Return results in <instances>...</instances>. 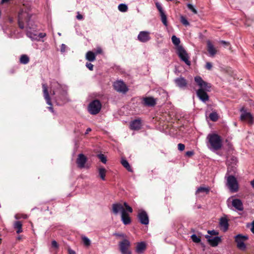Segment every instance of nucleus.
I'll return each instance as SVG.
<instances>
[{
  "instance_id": "1",
  "label": "nucleus",
  "mask_w": 254,
  "mask_h": 254,
  "mask_svg": "<svg viewBox=\"0 0 254 254\" xmlns=\"http://www.w3.org/2000/svg\"><path fill=\"white\" fill-rule=\"evenodd\" d=\"M31 16L29 11L22 10L18 15L19 26L21 29L26 28L27 35L32 40H42L46 34L35 29V25L33 20L30 19Z\"/></svg>"
},
{
  "instance_id": "2",
  "label": "nucleus",
  "mask_w": 254,
  "mask_h": 254,
  "mask_svg": "<svg viewBox=\"0 0 254 254\" xmlns=\"http://www.w3.org/2000/svg\"><path fill=\"white\" fill-rule=\"evenodd\" d=\"M67 91L57 82H53L51 84L50 93L49 92V110L54 113L52 107V100H55L57 105H61L60 101L64 102L67 100Z\"/></svg>"
},
{
  "instance_id": "3",
  "label": "nucleus",
  "mask_w": 254,
  "mask_h": 254,
  "mask_svg": "<svg viewBox=\"0 0 254 254\" xmlns=\"http://www.w3.org/2000/svg\"><path fill=\"white\" fill-rule=\"evenodd\" d=\"M207 138L208 140L209 148L214 150H218L221 148L222 140L220 135L216 133L209 134Z\"/></svg>"
},
{
  "instance_id": "4",
  "label": "nucleus",
  "mask_w": 254,
  "mask_h": 254,
  "mask_svg": "<svg viewBox=\"0 0 254 254\" xmlns=\"http://www.w3.org/2000/svg\"><path fill=\"white\" fill-rule=\"evenodd\" d=\"M234 238L235 242L236 243L237 248L243 251H245L247 247L245 244V242L249 239L248 236L239 234L236 235Z\"/></svg>"
},
{
  "instance_id": "5",
  "label": "nucleus",
  "mask_w": 254,
  "mask_h": 254,
  "mask_svg": "<svg viewBox=\"0 0 254 254\" xmlns=\"http://www.w3.org/2000/svg\"><path fill=\"white\" fill-rule=\"evenodd\" d=\"M102 107V104L99 100L95 99L91 102L88 106V111L91 115L98 114Z\"/></svg>"
},
{
  "instance_id": "6",
  "label": "nucleus",
  "mask_w": 254,
  "mask_h": 254,
  "mask_svg": "<svg viewBox=\"0 0 254 254\" xmlns=\"http://www.w3.org/2000/svg\"><path fill=\"white\" fill-rule=\"evenodd\" d=\"M227 186L232 192H237L238 190V184L236 178L233 175L227 178Z\"/></svg>"
},
{
  "instance_id": "7",
  "label": "nucleus",
  "mask_w": 254,
  "mask_h": 254,
  "mask_svg": "<svg viewBox=\"0 0 254 254\" xmlns=\"http://www.w3.org/2000/svg\"><path fill=\"white\" fill-rule=\"evenodd\" d=\"M177 54L182 61L184 62L187 65H190V62L189 61V57L186 51L182 46L176 48Z\"/></svg>"
},
{
  "instance_id": "8",
  "label": "nucleus",
  "mask_w": 254,
  "mask_h": 254,
  "mask_svg": "<svg viewBox=\"0 0 254 254\" xmlns=\"http://www.w3.org/2000/svg\"><path fill=\"white\" fill-rule=\"evenodd\" d=\"M194 81L197 85L199 86V89H202L203 91H210L211 88V84L204 81L200 76H195L194 77Z\"/></svg>"
},
{
  "instance_id": "9",
  "label": "nucleus",
  "mask_w": 254,
  "mask_h": 254,
  "mask_svg": "<svg viewBox=\"0 0 254 254\" xmlns=\"http://www.w3.org/2000/svg\"><path fill=\"white\" fill-rule=\"evenodd\" d=\"M130 246V243L127 239L123 240L119 243L120 250L122 254H131V252L129 250Z\"/></svg>"
},
{
  "instance_id": "10",
  "label": "nucleus",
  "mask_w": 254,
  "mask_h": 254,
  "mask_svg": "<svg viewBox=\"0 0 254 254\" xmlns=\"http://www.w3.org/2000/svg\"><path fill=\"white\" fill-rule=\"evenodd\" d=\"M114 88L118 92L126 93L128 91V88L123 81H117L114 83Z\"/></svg>"
},
{
  "instance_id": "11",
  "label": "nucleus",
  "mask_w": 254,
  "mask_h": 254,
  "mask_svg": "<svg viewBox=\"0 0 254 254\" xmlns=\"http://www.w3.org/2000/svg\"><path fill=\"white\" fill-rule=\"evenodd\" d=\"M138 219L141 224L147 225L149 223L148 216L144 210H142L138 213Z\"/></svg>"
},
{
  "instance_id": "12",
  "label": "nucleus",
  "mask_w": 254,
  "mask_h": 254,
  "mask_svg": "<svg viewBox=\"0 0 254 254\" xmlns=\"http://www.w3.org/2000/svg\"><path fill=\"white\" fill-rule=\"evenodd\" d=\"M137 39L141 42H147L151 39L150 33L147 31H141L138 35Z\"/></svg>"
},
{
  "instance_id": "13",
  "label": "nucleus",
  "mask_w": 254,
  "mask_h": 254,
  "mask_svg": "<svg viewBox=\"0 0 254 254\" xmlns=\"http://www.w3.org/2000/svg\"><path fill=\"white\" fill-rule=\"evenodd\" d=\"M87 161V157L84 154L81 153L78 155L76 162L78 168H83Z\"/></svg>"
},
{
  "instance_id": "14",
  "label": "nucleus",
  "mask_w": 254,
  "mask_h": 254,
  "mask_svg": "<svg viewBox=\"0 0 254 254\" xmlns=\"http://www.w3.org/2000/svg\"><path fill=\"white\" fill-rule=\"evenodd\" d=\"M205 238L207 239L209 244L213 247L217 246L219 243L221 242V239L219 237L212 238L209 235H206Z\"/></svg>"
},
{
  "instance_id": "15",
  "label": "nucleus",
  "mask_w": 254,
  "mask_h": 254,
  "mask_svg": "<svg viewBox=\"0 0 254 254\" xmlns=\"http://www.w3.org/2000/svg\"><path fill=\"white\" fill-rule=\"evenodd\" d=\"M142 104L145 106L154 107L156 104V100L152 97H146L143 98Z\"/></svg>"
},
{
  "instance_id": "16",
  "label": "nucleus",
  "mask_w": 254,
  "mask_h": 254,
  "mask_svg": "<svg viewBox=\"0 0 254 254\" xmlns=\"http://www.w3.org/2000/svg\"><path fill=\"white\" fill-rule=\"evenodd\" d=\"M196 94L199 99L203 102L209 100V96L206 91H203L202 89H198L196 91Z\"/></svg>"
},
{
  "instance_id": "17",
  "label": "nucleus",
  "mask_w": 254,
  "mask_h": 254,
  "mask_svg": "<svg viewBox=\"0 0 254 254\" xmlns=\"http://www.w3.org/2000/svg\"><path fill=\"white\" fill-rule=\"evenodd\" d=\"M174 81L176 85L180 88L186 87L188 84L187 80L183 77L177 78Z\"/></svg>"
},
{
  "instance_id": "18",
  "label": "nucleus",
  "mask_w": 254,
  "mask_h": 254,
  "mask_svg": "<svg viewBox=\"0 0 254 254\" xmlns=\"http://www.w3.org/2000/svg\"><path fill=\"white\" fill-rule=\"evenodd\" d=\"M240 119L241 121H247L250 124L253 123V117L250 113L245 112L241 114Z\"/></svg>"
},
{
  "instance_id": "19",
  "label": "nucleus",
  "mask_w": 254,
  "mask_h": 254,
  "mask_svg": "<svg viewBox=\"0 0 254 254\" xmlns=\"http://www.w3.org/2000/svg\"><path fill=\"white\" fill-rule=\"evenodd\" d=\"M123 211L126 210L121 203H116L112 205V211L115 214H118L120 211L122 213Z\"/></svg>"
},
{
  "instance_id": "20",
  "label": "nucleus",
  "mask_w": 254,
  "mask_h": 254,
  "mask_svg": "<svg viewBox=\"0 0 254 254\" xmlns=\"http://www.w3.org/2000/svg\"><path fill=\"white\" fill-rule=\"evenodd\" d=\"M232 204L236 209L242 211L244 209L243 204L242 201L239 199H234L232 202Z\"/></svg>"
},
{
  "instance_id": "21",
  "label": "nucleus",
  "mask_w": 254,
  "mask_h": 254,
  "mask_svg": "<svg viewBox=\"0 0 254 254\" xmlns=\"http://www.w3.org/2000/svg\"><path fill=\"white\" fill-rule=\"evenodd\" d=\"M207 50L211 56H214L217 53V50L210 41H207Z\"/></svg>"
},
{
  "instance_id": "22",
  "label": "nucleus",
  "mask_w": 254,
  "mask_h": 254,
  "mask_svg": "<svg viewBox=\"0 0 254 254\" xmlns=\"http://www.w3.org/2000/svg\"><path fill=\"white\" fill-rule=\"evenodd\" d=\"M141 127V121L138 119L133 120L130 124V127L132 130H138L140 129Z\"/></svg>"
},
{
  "instance_id": "23",
  "label": "nucleus",
  "mask_w": 254,
  "mask_h": 254,
  "mask_svg": "<svg viewBox=\"0 0 254 254\" xmlns=\"http://www.w3.org/2000/svg\"><path fill=\"white\" fill-rule=\"evenodd\" d=\"M121 219L125 225H128L131 223V219L126 211L122 212Z\"/></svg>"
},
{
  "instance_id": "24",
  "label": "nucleus",
  "mask_w": 254,
  "mask_h": 254,
  "mask_svg": "<svg viewBox=\"0 0 254 254\" xmlns=\"http://www.w3.org/2000/svg\"><path fill=\"white\" fill-rule=\"evenodd\" d=\"M146 248V244L144 242L137 243L135 251L138 254L143 253Z\"/></svg>"
},
{
  "instance_id": "25",
  "label": "nucleus",
  "mask_w": 254,
  "mask_h": 254,
  "mask_svg": "<svg viewBox=\"0 0 254 254\" xmlns=\"http://www.w3.org/2000/svg\"><path fill=\"white\" fill-rule=\"evenodd\" d=\"M237 163V159L235 156H231L228 157L227 160V163L228 166H231L232 168L234 167Z\"/></svg>"
},
{
  "instance_id": "26",
  "label": "nucleus",
  "mask_w": 254,
  "mask_h": 254,
  "mask_svg": "<svg viewBox=\"0 0 254 254\" xmlns=\"http://www.w3.org/2000/svg\"><path fill=\"white\" fill-rule=\"evenodd\" d=\"M220 225L224 228L225 231L228 229L229 224L228 219L225 217H222L220 219Z\"/></svg>"
},
{
  "instance_id": "27",
  "label": "nucleus",
  "mask_w": 254,
  "mask_h": 254,
  "mask_svg": "<svg viewBox=\"0 0 254 254\" xmlns=\"http://www.w3.org/2000/svg\"><path fill=\"white\" fill-rule=\"evenodd\" d=\"M86 59L89 62H93L95 60L96 54L91 51H88L86 54Z\"/></svg>"
},
{
  "instance_id": "28",
  "label": "nucleus",
  "mask_w": 254,
  "mask_h": 254,
  "mask_svg": "<svg viewBox=\"0 0 254 254\" xmlns=\"http://www.w3.org/2000/svg\"><path fill=\"white\" fill-rule=\"evenodd\" d=\"M210 188L209 187H199L196 191V194H198L200 193H205L206 194H208L210 191Z\"/></svg>"
},
{
  "instance_id": "29",
  "label": "nucleus",
  "mask_w": 254,
  "mask_h": 254,
  "mask_svg": "<svg viewBox=\"0 0 254 254\" xmlns=\"http://www.w3.org/2000/svg\"><path fill=\"white\" fill-rule=\"evenodd\" d=\"M121 163L128 172H132V169L127 160L122 158Z\"/></svg>"
},
{
  "instance_id": "30",
  "label": "nucleus",
  "mask_w": 254,
  "mask_h": 254,
  "mask_svg": "<svg viewBox=\"0 0 254 254\" xmlns=\"http://www.w3.org/2000/svg\"><path fill=\"white\" fill-rule=\"evenodd\" d=\"M14 228L16 230V233L19 234L22 232V224L20 221H17L14 223Z\"/></svg>"
},
{
  "instance_id": "31",
  "label": "nucleus",
  "mask_w": 254,
  "mask_h": 254,
  "mask_svg": "<svg viewBox=\"0 0 254 254\" xmlns=\"http://www.w3.org/2000/svg\"><path fill=\"white\" fill-rule=\"evenodd\" d=\"M209 119L213 122H216L219 118V116L216 112H213L209 114Z\"/></svg>"
},
{
  "instance_id": "32",
  "label": "nucleus",
  "mask_w": 254,
  "mask_h": 254,
  "mask_svg": "<svg viewBox=\"0 0 254 254\" xmlns=\"http://www.w3.org/2000/svg\"><path fill=\"white\" fill-rule=\"evenodd\" d=\"M106 170L104 168H100L99 169V174L101 179L104 181L105 180Z\"/></svg>"
},
{
  "instance_id": "33",
  "label": "nucleus",
  "mask_w": 254,
  "mask_h": 254,
  "mask_svg": "<svg viewBox=\"0 0 254 254\" xmlns=\"http://www.w3.org/2000/svg\"><path fill=\"white\" fill-rule=\"evenodd\" d=\"M81 239L84 245L86 247H89L91 244L90 240L86 236H81Z\"/></svg>"
},
{
  "instance_id": "34",
  "label": "nucleus",
  "mask_w": 254,
  "mask_h": 254,
  "mask_svg": "<svg viewBox=\"0 0 254 254\" xmlns=\"http://www.w3.org/2000/svg\"><path fill=\"white\" fill-rule=\"evenodd\" d=\"M172 41L173 44L176 46L177 47L180 46L179 45L180 43V40L179 38H177L175 35H173L172 37Z\"/></svg>"
},
{
  "instance_id": "35",
  "label": "nucleus",
  "mask_w": 254,
  "mask_h": 254,
  "mask_svg": "<svg viewBox=\"0 0 254 254\" xmlns=\"http://www.w3.org/2000/svg\"><path fill=\"white\" fill-rule=\"evenodd\" d=\"M20 61L23 64H27L29 61V59L27 56L23 55L21 56Z\"/></svg>"
},
{
  "instance_id": "36",
  "label": "nucleus",
  "mask_w": 254,
  "mask_h": 254,
  "mask_svg": "<svg viewBox=\"0 0 254 254\" xmlns=\"http://www.w3.org/2000/svg\"><path fill=\"white\" fill-rule=\"evenodd\" d=\"M127 5L125 4L122 3L118 6V9L121 12H126L127 10Z\"/></svg>"
},
{
  "instance_id": "37",
  "label": "nucleus",
  "mask_w": 254,
  "mask_h": 254,
  "mask_svg": "<svg viewBox=\"0 0 254 254\" xmlns=\"http://www.w3.org/2000/svg\"><path fill=\"white\" fill-rule=\"evenodd\" d=\"M161 17V20L164 25H167V16L165 15L164 12L160 13Z\"/></svg>"
},
{
  "instance_id": "38",
  "label": "nucleus",
  "mask_w": 254,
  "mask_h": 254,
  "mask_svg": "<svg viewBox=\"0 0 254 254\" xmlns=\"http://www.w3.org/2000/svg\"><path fill=\"white\" fill-rule=\"evenodd\" d=\"M192 241L195 243H199L200 242L201 240L199 237H198L196 235L193 234L191 236Z\"/></svg>"
},
{
  "instance_id": "39",
  "label": "nucleus",
  "mask_w": 254,
  "mask_h": 254,
  "mask_svg": "<svg viewBox=\"0 0 254 254\" xmlns=\"http://www.w3.org/2000/svg\"><path fill=\"white\" fill-rule=\"evenodd\" d=\"M180 21L181 23L186 26H189L190 25V23L188 22L187 19L185 18V17L183 16H181Z\"/></svg>"
},
{
  "instance_id": "40",
  "label": "nucleus",
  "mask_w": 254,
  "mask_h": 254,
  "mask_svg": "<svg viewBox=\"0 0 254 254\" xmlns=\"http://www.w3.org/2000/svg\"><path fill=\"white\" fill-rule=\"evenodd\" d=\"M98 157L102 163H103L104 164L106 163L107 159L104 154H99V155H98Z\"/></svg>"
},
{
  "instance_id": "41",
  "label": "nucleus",
  "mask_w": 254,
  "mask_h": 254,
  "mask_svg": "<svg viewBox=\"0 0 254 254\" xmlns=\"http://www.w3.org/2000/svg\"><path fill=\"white\" fill-rule=\"evenodd\" d=\"M187 6L188 8L191 10L194 14H196L197 13L196 9L193 7V6L191 4H188Z\"/></svg>"
},
{
  "instance_id": "42",
  "label": "nucleus",
  "mask_w": 254,
  "mask_h": 254,
  "mask_svg": "<svg viewBox=\"0 0 254 254\" xmlns=\"http://www.w3.org/2000/svg\"><path fill=\"white\" fill-rule=\"evenodd\" d=\"M51 247L55 250H58L59 248V245L56 241L54 240L52 241V242Z\"/></svg>"
},
{
  "instance_id": "43",
  "label": "nucleus",
  "mask_w": 254,
  "mask_h": 254,
  "mask_svg": "<svg viewBox=\"0 0 254 254\" xmlns=\"http://www.w3.org/2000/svg\"><path fill=\"white\" fill-rule=\"evenodd\" d=\"M124 205L126 209L127 210V211L130 213L132 212V208L130 206H129L127 202H124Z\"/></svg>"
},
{
  "instance_id": "44",
  "label": "nucleus",
  "mask_w": 254,
  "mask_h": 254,
  "mask_svg": "<svg viewBox=\"0 0 254 254\" xmlns=\"http://www.w3.org/2000/svg\"><path fill=\"white\" fill-rule=\"evenodd\" d=\"M43 91L44 93V97L48 102V93L47 92V87L45 84L43 85Z\"/></svg>"
},
{
  "instance_id": "45",
  "label": "nucleus",
  "mask_w": 254,
  "mask_h": 254,
  "mask_svg": "<svg viewBox=\"0 0 254 254\" xmlns=\"http://www.w3.org/2000/svg\"><path fill=\"white\" fill-rule=\"evenodd\" d=\"M156 6L157 8L158 9V11H159L160 13L163 12V10L162 9V7L160 4L158 2L156 3Z\"/></svg>"
},
{
  "instance_id": "46",
  "label": "nucleus",
  "mask_w": 254,
  "mask_h": 254,
  "mask_svg": "<svg viewBox=\"0 0 254 254\" xmlns=\"http://www.w3.org/2000/svg\"><path fill=\"white\" fill-rule=\"evenodd\" d=\"M86 66L90 70H93V67L94 65L90 63H86Z\"/></svg>"
},
{
  "instance_id": "47",
  "label": "nucleus",
  "mask_w": 254,
  "mask_h": 254,
  "mask_svg": "<svg viewBox=\"0 0 254 254\" xmlns=\"http://www.w3.org/2000/svg\"><path fill=\"white\" fill-rule=\"evenodd\" d=\"M178 149L180 151H183L185 148V146L184 144L179 143L178 145Z\"/></svg>"
},
{
  "instance_id": "48",
  "label": "nucleus",
  "mask_w": 254,
  "mask_h": 254,
  "mask_svg": "<svg viewBox=\"0 0 254 254\" xmlns=\"http://www.w3.org/2000/svg\"><path fill=\"white\" fill-rule=\"evenodd\" d=\"M212 67V65L211 63H210L209 62L206 63V65H205V68L206 69H207L208 70H211Z\"/></svg>"
},
{
  "instance_id": "49",
  "label": "nucleus",
  "mask_w": 254,
  "mask_h": 254,
  "mask_svg": "<svg viewBox=\"0 0 254 254\" xmlns=\"http://www.w3.org/2000/svg\"><path fill=\"white\" fill-rule=\"evenodd\" d=\"M208 233L210 235H214V236H216L218 234V233L215 230H211V231L209 230L208 231Z\"/></svg>"
},
{
  "instance_id": "50",
  "label": "nucleus",
  "mask_w": 254,
  "mask_h": 254,
  "mask_svg": "<svg viewBox=\"0 0 254 254\" xmlns=\"http://www.w3.org/2000/svg\"><path fill=\"white\" fill-rule=\"evenodd\" d=\"M66 48H67L65 44H63L61 45V52L62 53H64L65 51Z\"/></svg>"
},
{
  "instance_id": "51",
  "label": "nucleus",
  "mask_w": 254,
  "mask_h": 254,
  "mask_svg": "<svg viewBox=\"0 0 254 254\" xmlns=\"http://www.w3.org/2000/svg\"><path fill=\"white\" fill-rule=\"evenodd\" d=\"M220 43L221 44H222L223 45H224V46L225 47H227V46H229V45H230V43L229 42L223 41V40L221 41Z\"/></svg>"
},
{
  "instance_id": "52",
  "label": "nucleus",
  "mask_w": 254,
  "mask_h": 254,
  "mask_svg": "<svg viewBox=\"0 0 254 254\" xmlns=\"http://www.w3.org/2000/svg\"><path fill=\"white\" fill-rule=\"evenodd\" d=\"M194 154L193 152L192 151H187L186 153V154L187 156H189V157H190L192 155H193Z\"/></svg>"
},
{
  "instance_id": "53",
  "label": "nucleus",
  "mask_w": 254,
  "mask_h": 254,
  "mask_svg": "<svg viewBox=\"0 0 254 254\" xmlns=\"http://www.w3.org/2000/svg\"><path fill=\"white\" fill-rule=\"evenodd\" d=\"M76 18L78 20H82L83 19L82 15L80 14L78 12H77V15L76 16Z\"/></svg>"
},
{
  "instance_id": "54",
  "label": "nucleus",
  "mask_w": 254,
  "mask_h": 254,
  "mask_svg": "<svg viewBox=\"0 0 254 254\" xmlns=\"http://www.w3.org/2000/svg\"><path fill=\"white\" fill-rule=\"evenodd\" d=\"M102 49L101 48H97L96 52V54H102Z\"/></svg>"
},
{
  "instance_id": "55",
  "label": "nucleus",
  "mask_w": 254,
  "mask_h": 254,
  "mask_svg": "<svg viewBox=\"0 0 254 254\" xmlns=\"http://www.w3.org/2000/svg\"><path fill=\"white\" fill-rule=\"evenodd\" d=\"M251 231L253 234H254V220L252 223V228H251Z\"/></svg>"
},
{
  "instance_id": "56",
  "label": "nucleus",
  "mask_w": 254,
  "mask_h": 254,
  "mask_svg": "<svg viewBox=\"0 0 254 254\" xmlns=\"http://www.w3.org/2000/svg\"><path fill=\"white\" fill-rule=\"evenodd\" d=\"M68 253L69 254H75V252L71 249L68 250Z\"/></svg>"
},
{
  "instance_id": "57",
  "label": "nucleus",
  "mask_w": 254,
  "mask_h": 254,
  "mask_svg": "<svg viewBox=\"0 0 254 254\" xmlns=\"http://www.w3.org/2000/svg\"><path fill=\"white\" fill-rule=\"evenodd\" d=\"M91 131V129L90 128H87V129H86V132L85 133L86 134H87L89 133V132Z\"/></svg>"
},
{
  "instance_id": "58",
  "label": "nucleus",
  "mask_w": 254,
  "mask_h": 254,
  "mask_svg": "<svg viewBox=\"0 0 254 254\" xmlns=\"http://www.w3.org/2000/svg\"><path fill=\"white\" fill-rule=\"evenodd\" d=\"M252 187L254 189V179L251 182Z\"/></svg>"
},
{
  "instance_id": "59",
  "label": "nucleus",
  "mask_w": 254,
  "mask_h": 254,
  "mask_svg": "<svg viewBox=\"0 0 254 254\" xmlns=\"http://www.w3.org/2000/svg\"><path fill=\"white\" fill-rule=\"evenodd\" d=\"M9 0H2V2L5 3V2H8Z\"/></svg>"
},
{
  "instance_id": "60",
  "label": "nucleus",
  "mask_w": 254,
  "mask_h": 254,
  "mask_svg": "<svg viewBox=\"0 0 254 254\" xmlns=\"http://www.w3.org/2000/svg\"><path fill=\"white\" fill-rule=\"evenodd\" d=\"M17 239L18 240H21V236H18Z\"/></svg>"
},
{
  "instance_id": "61",
  "label": "nucleus",
  "mask_w": 254,
  "mask_h": 254,
  "mask_svg": "<svg viewBox=\"0 0 254 254\" xmlns=\"http://www.w3.org/2000/svg\"><path fill=\"white\" fill-rule=\"evenodd\" d=\"M244 108H242L241 109V112H242V111L244 110Z\"/></svg>"
},
{
  "instance_id": "62",
  "label": "nucleus",
  "mask_w": 254,
  "mask_h": 254,
  "mask_svg": "<svg viewBox=\"0 0 254 254\" xmlns=\"http://www.w3.org/2000/svg\"><path fill=\"white\" fill-rule=\"evenodd\" d=\"M229 167H230V166H229V167H228V169H230ZM228 171H229V170H228Z\"/></svg>"
},
{
  "instance_id": "63",
  "label": "nucleus",
  "mask_w": 254,
  "mask_h": 254,
  "mask_svg": "<svg viewBox=\"0 0 254 254\" xmlns=\"http://www.w3.org/2000/svg\"><path fill=\"white\" fill-rule=\"evenodd\" d=\"M1 243V239H0V244Z\"/></svg>"
}]
</instances>
